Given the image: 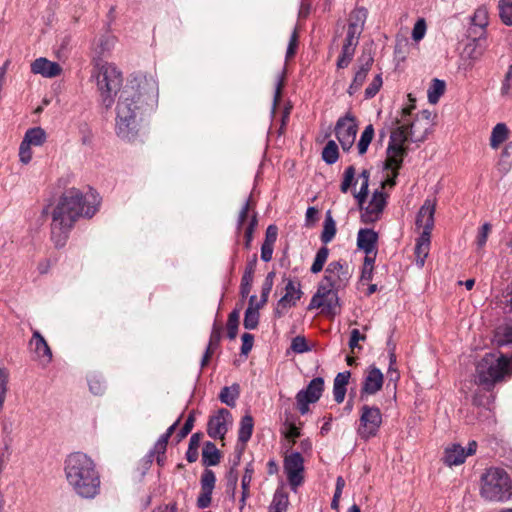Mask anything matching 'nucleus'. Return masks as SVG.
<instances>
[{"label": "nucleus", "mask_w": 512, "mask_h": 512, "mask_svg": "<svg viewBox=\"0 0 512 512\" xmlns=\"http://www.w3.org/2000/svg\"><path fill=\"white\" fill-rule=\"evenodd\" d=\"M252 475H253V468H252L251 464H249V465H247V467L245 469V473L241 480V488H242V497L240 500L241 507H243L245 505V501L250 495L249 489H250V484L252 481Z\"/></svg>", "instance_id": "4c0bfd02"}, {"label": "nucleus", "mask_w": 512, "mask_h": 512, "mask_svg": "<svg viewBox=\"0 0 512 512\" xmlns=\"http://www.w3.org/2000/svg\"><path fill=\"white\" fill-rule=\"evenodd\" d=\"M373 137H374V128L371 124L367 125L365 127L364 131L362 132L360 139L357 143V149H358V153L360 155H363L367 152V149H368Z\"/></svg>", "instance_id": "e433bc0d"}, {"label": "nucleus", "mask_w": 512, "mask_h": 512, "mask_svg": "<svg viewBox=\"0 0 512 512\" xmlns=\"http://www.w3.org/2000/svg\"><path fill=\"white\" fill-rule=\"evenodd\" d=\"M194 416L192 414H190L187 418V420L185 421L183 427L181 428V430L179 431L178 433V438L179 440L185 438L192 430L193 426H194Z\"/></svg>", "instance_id": "0e129e2a"}, {"label": "nucleus", "mask_w": 512, "mask_h": 512, "mask_svg": "<svg viewBox=\"0 0 512 512\" xmlns=\"http://www.w3.org/2000/svg\"><path fill=\"white\" fill-rule=\"evenodd\" d=\"M366 18L365 9L354 10L351 14V19H355V22H350L347 30L345 39V46L356 48L358 44V37L362 31V25Z\"/></svg>", "instance_id": "412c9836"}, {"label": "nucleus", "mask_w": 512, "mask_h": 512, "mask_svg": "<svg viewBox=\"0 0 512 512\" xmlns=\"http://www.w3.org/2000/svg\"><path fill=\"white\" fill-rule=\"evenodd\" d=\"M284 472L291 489L296 491L304 481V459L299 452H292L284 458Z\"/></svg>", "instance_id": "f8f14e48"}, {"label": "nucleus", "mask_w": 512, "mask_h": 512, "mask_svg": "<svg viewBox=\"0 0 512 512\" xmlns=\"http://www.w3.org/2000/svg\"><path fill=\"white\" fill-rule=\"evenodd\" d=\"M352 277L349 265L344 261H332L325 269V274L320 282L323 285L336 290L344 289Z\"/></svg>", "instance_id": "9d476101"}, {"label": "nucleus", "mask_w": 512, "mask_h": 512, "mask_svg": "<svg viewBox=\"0 0 512 512\" xmlns=\"http://www.w3.org/2000/svg\"><path fill=\"white\" fill-rule=\"evenodd\" d=\"M257 217L256 215L254 214L251 219H250V222H249V225L248 227L246 228L245 230V238H246V241H245V247L248 249L250 248V243L252 241V238H253V232H254V229L255 227L257 226Z\"/></svg>", "instance_id": "052dcab7"}, {"label": "nucleus", "mask_w": 512, "mask_h": 512, "mask_svg": "<svg viewBox=\"0 0 512 512\" xmlns=\"http://www.w3.org/2000/svg\"><path fill=\"white\" fill-rule=\"evenodd\" d=\"M324 390V380L316 377L310 381L306 389L300 390L296 395L297 406L302 415L309 411V404L319 400Z\"/></svg>", "instance_id": "ddd939ff"}, {"label": "nucleus", "mask_w": 512, "mask_h": 512, "mask_svg": "<svg viewBox=\"0 0 512 512\" xmlns=\"http://www.w3.org/2000/svg\"><path fill=\"white\" fill-rule=\"evenodd\" d=\"M426 22L424 18H420L416 21L413 30H412V38L414 41L418 42L422 40L426 34Z\"/></svg>", "instance_id": "3c124183"}, {"label": "nucleus", "mask_w": 512, "mask_h": 512, "mask_svg": "<svg viewBox=\"0 0 512 512\" xmlns=\"http://www.w3.org/2000/svg\"><path fill=\"white\" fill-rule=\"evenodd\" d=\"M435 209L436 203L431 199H426L419 209L415 224L418 229H422L421 233L431 235V231L434 227Z\"/></svg>", "instance_id": "a211bd4d"}, {"label": "nucleus", "mask_w": 512, "mask_h": 512, "mask_svg": "<svg viewBox=\"0 0 512 512\" xmlns=\"http://www.w3.org/2000/svg\"><path fill=\"white\" fill-rule=\"evenodd\" d=\"M374 62L373 56L370 53H363L358 59V68L355 72L352 83L348 88L349 95L355 94L363 85L366 80L367 74L370 71Z\"/></svg>", "instance_id": "f3484780"}, {"label": "nucleus", "mask_w": 512, "mask_h": 512, "mask_svg": "<svg viewBox=\"0 0 512 512\" xmlns=\"http://www.w3.org/2000/svg\"><path fill=\"white\" fill-rule=\"evenodd\" d=\"M89 389L94 395H102L105 391V381L99 375H91L88 380Z\"/></svg>", "instance_id": "49530a36"}, {"label": "nucleus", "mask_w": 512, "mask_h": 512, "mask_svg": "<svg viewBox=\"0 0 512 512\" xmlns=\"http://www.w3.org/2000/svg\"><path fill=\"white\" fill-rule=\"evenodd\" d=\"M274 277H275V273L274 272H269L263 282V285H262V291H261V299L258 303V307H263L267 301H268V296L272 290V287H273V283H274Z\"/></svg>", "instance_id": "c03bdc74"}, {"label": "nucleus", "mask_w": 512, "mask_h": 512, "mask_svg": "<svg viewBox=\"0 0 512 512\" xmlns=\"http://www.w3.org/2000/svg\"><path fill=\"white\" fill-rule=\"evenodd\" d=\"M355 53V48L345 46L342 47L341 55L339 56V59L337 61V67L338 68H345L349 65L351 62L353 56Z\"/></svg>", "instance_id": "09e8293b"}, {"label": "nucleus", "mask_w": 512, "mask_h": 512, "mask_svg": "<svg viewBox=\"0 0 512 512\" xmlns=\"http://www.w3.org/2000/svg\"><path fill=\"white\" fill-rule=\"evenodd\" d=\"M202 458H203L204 464L208 465V466H214L219 463V460H220L219 451L213 443H211V442L206 443V445L203 449V452H202Z\"/></svg>", "instance_id": "72a5a7b5"}, {"label": "nucleus", "mask_w": 512, "mask_h": 512, "mask_svg": "<svg viewBox=\"0 0 512 512\" xmlns=\"http://www.w3.org/2000/svg\"><path fill=\"white\" fill-rule=\"evenodd\" d=\"M253 279V276L243 274L240 285V293L243 298H246L249 295L252 288Z\"/></svg>", "instance_id": "bf43d9fd"}, {"label": "nucleus", "mask_w": 512, "mask_h": 512, "mask_svg": "<svg viewBox=\"0 0 512 512\" xmlns=\"http://www.w3.org/2000/svg\"><path fill=\"white\" fill-rule=\"evenodd\" d=\"M240 317V309H234L228 316L227 321V335L232 340L235 339L238 332Z\"/></svg>", "instance_id": "a19ab883"}, {"label": "nucleus", "mask_w": 512, "mask_h": 512, "mask_svg": "<svg viewBox=\"0 0 512 512\" xmlns=\"http://www.w3.org/2000/svg\"><path fill=\"white\" fill-rule=\"evenodd\" d=\"M240 394V387L238 384H233L232 386H225L221 389L219 394V398L222 403H225L227 406L234 407L236 405V400Z\"/></svg>", "instance_id": "7c9ffc66"}, {"label": "nucleus", "mask_w": 512, "mask_h": 512, "mask_svg": "<svg viewBox=\"0 0 512 512\" xmlns=\"http://www.w3.org/2000/svg\"><path fill=\"white\" fill-rule=\"evenodd\" d=\"M29 345L35 354L36 360H38L43 367L47 366L51 362L52 351L39 331H33Z\"/></svg>", "instance_id": "6ab92c4d"}, {"label": "nucleus", "mask_w": 512, "mask_h": 512, "mask_svg": "<svg viewBox=\"0 0 512 512\" xmlns=\"http://www.w3.org/2000/svg\"><path fill=\"white\" fill-rule=\"evenodd\" d=\"M221 333H222V327L220 325H218L217 323H214L212 331H211L209 343L207 346L208 348H210V350H215L218 347L220 339H221Z\"/></svg>", "instance_id": "864d4df0"}, {"label": "nucleus", "mask_w": 512, "mask_h": 512, "mask_svg": "<svg viewBox=\"0 0 512 512\" xmlns=\"http://www.w3.org/2000/svg\"><path fill=\"white\" fill-rule=\"evenodd\" d=\"M386 205V196L381 190H376L365 208L364 217L368 221H376Z\"/></svg>", "instance_id": "b1692460"}, {"label": "nucleus", "mask_w": 512, "mask_h": 512, "mask_svg": "<svg viewBox=\"0 0 512 512\" xmlns=\"http://www.w3.org/2000/svg\"><path fill=\"white\" fill-rule=\"evenodd\" d=\"M254 427V421L251 415L247 414L242 417L238 431V441L243 445L251 438Z\"/></svg>", "instance_id": "c756f323"}, {"label": "nucleus", "mask_w": 512, "mask_h": 512, "mask_svg": "<svg viewBox=\"0 0 512 512\" xmlns=\"http://www.w3.org/2000/svg\"><path fill=\"white\" fill-rule=\"evenodd\" d=\"M322 158L327 164H334L338 160L339 153L335 141L330 140L327 142L322 151Z\"/></svg>", "instance_id": "58836bf2"}, {"label": "nucleus", "mask_w": 512, "mask_h": 512, "mask_svg": "<svg viewBox=\"0 0 512 512\" xmlns=\"http://www.w3.org/2000/svg\"><path fill=\"white\" fill-rule=\"evenodd\" d=\"M490 232L491 225L489 223H484L479 229L476 237V244L478 248H483L485 246Z\"/></svg>", "instance_id": "603ef678"}, {"label": "nucleus", "mask_w": 512, "mask_h": 512, "mask_svg": "<svg viewBox=\"0 0 512 512\" xmlns=\"http://www.w3.org/2000/svg\"><path fill=\"white\" fill-rule=\"evenodd\" d=\"M277 235H278L277 227L275 225H269L266 229L264 242L274 245L277 240Z\"/></svg>", "instance_id": "338daca9"}, {"label": "nucleus", "mask_w": 512, "mask_h": 512, "mask_svg": "<svg viewBox=\"0 0 512 512\" xmlns=\"http://www.w3.org/2000/svg\"><path fill=\"white\" fill-rule=\"evenodd\" d=\"M253 341L254 337L250 333H244L242 335V346H241V353L246 355L248 354L252 347H253Z\"/></svg>", "instance_id": "69168bd1"}, {"label": "nucleus", "mask_w": 512, "mask_h": 512, "mask_svg": "<svg viewBox=\"0 0 512 512\" xmlns=\"http://www.w3.org/2000/svg\"><path fill=\"white\" fill-rule=\"evenodd\" d=\"M302 294L300 283L292 279H287L285 293L277 302L274 315L278 318L284 316L290 308L296 306Z\"/></svg>", "instance_id": "4468645a"}, {"label": "nucleus", "mask_w": 512, "mask_h": 512, "mask_svg": "<svg viewBox=\"0 0 512 512\" xmlns=\"http://www.w3.org/2000/svg\"><path fill=\"white\" fill-rule=\"evenodd\" d=\"M216 477L212 470H204L201 476V490L213 491L215 487Z\"/></svg>", "instance_id": "de8ad7c7"}, {"label": "nucleus", "mask_w": 512, "mask_h": 512, "mask_svg": "<svg viewBox=\"0 0 512 512\" xmlns=\"http://www.w3.org/2000/svg\"><path fill=\"white\" fill-rule=\"evenodd\" d=\"M430 236L427 233H421L419 238L417 239L415 246V256H416V264L419 267H423L425 260L429 254L430 250Z\"/></svg>", "instance_id": "bb28decb"}, {"label": "nucleus", "mask_w": 512, "mask_h": 512, "mask_svg": "<svg viewBox=\"0 0 512 512\" xmlns=\"http://www.w3.org/2000/svg\"><path fill=\"white\" fill-rule=\"evenodd\" d=\"M414 107H405L402 109L401 118L396 120L397 127L391 131L389 144L387 147V158L385 168L393 171V178L398 174L401 168L403 158L407 155L408 149L405 143L408 140L412 142H422L427 135V128L418 131L419 120H412L411 111ZM390 185L395 184V180L389 181Z\"/></svg>", "instance_id": "7ed1b4c3"}, {"label": "nucleus", "mask_w": 512, "mask_h": 512, "mask_svg": "<svg viewBox=\"0 0 512 512\" xmlns=\"http://www.w3.org/2000/svg\"><path fill=\"white\" fill-rule=\"evenodd\" d=\"M288 504L287 494L282 491H276L269 507V512H287Z\"/></svg>", "instance_id": "c9c22d12"}, {"label": "nucleus", "mask_w": 512, "mask_h": 512, "mask_svg": "<svg viewBox=\"0 0 512 512\" xmlns=\"http://www.w3.org/2000/svg\"><path fill=\"white\" fill-rule=\"evenodd\" d=\"M508 135L509 130L505 123L496 124L491 132L490 147L498 149L508 139Z\"/></svg>", "instance_id": "c85d7f7f"}, {"label": "nucleus", "mask_w": 512, "mask_h": 512, "mask_svg": "<svg viewBox=\"0 0 512 512\" xmlns=\"http://www.w3.org/2000/svg\"><path fill=\"white\" fill-rule=\"evenodd\" d=\"M65 476L73 491L92 499L100 492V474L95 462L85 453L74 452L65 460Z\"/></svg>", "instance_id": "20e7f679"}, {"label": "nucleus", "mask_w": 512, "mask_h": 512, "mask_svg": "<svg viewBox=\"0 0 512 512\" xmlns=\"http://www.w3.org/2000/svg\"><path fill=\"white\" fill-rule=\"evenodd\" d=\"M384 382L383 373L380 369L371 366L367 369L360 391V398L364 400L365 396L374 395L381 390Z\"/></svg>", "instance_id": "dca6fc26"}, {"label": "nucleus", "mask_w": 512, "mask_h": 512, "mask_svg": "<svg viewBox=\"0 0 512 512\" xmlns=\"http://www.w3.org/2000/svg\"><path fill=\"white\" fill-rule=\"evenodd\" d=\"M115 44V37L111 35L102 36L99 39V49L101 53L109 51Z\"/></svg>", "instance_id": "e2e57ef3"}, {"label": "nucleus", "mask_w": 512, "mask_h": 512, "mask_svg": "<svg viewBox=\"0 0 512 512\" xmlns=\"http://www.w3.org/2000/svg\"><path fill=\"white\" fill-rule=\"evenodd\" d=\"M355 178V168L353 166H349L346 168L344 172L343 181L341 183V191L346 193L350 186L352 185Z\"/></svg>", "instance_id": "5fc2aeb1"}, {"label": "nucleus", "mask_w": 512, "mask_h": 512, "mask_svg": "<svg viewBox=\"0 0 512 512\" xmlns=\"http://www.w3.org/2000/svg\"><path fill=\"white\" fill-rule=\"evenodd\" d=\"M489 24V13L486 7L477 8L471 17V27L469 33L471 36H477L478 40H485L486 27Z\"/></svg>", "instance_id": "4be33fe9"}, {"label": "nucleus", "mask_w": 512, "mask_h": 512, "mask_svg": "<svg viewBox=\"0 0 512 512\" xmlns=\"http://www.w3.org/2000/svg\"><path fill=\"white\" fill-rule=\"evenodd\" d=\"M496 341L498 346L512 344V322L504 323L497 328Z\"/></svg>", "instance_id": "f704fd0d"}, {"label": "nucleus", "mask_w": 512, "mask_h": 512, "mask_svg": "<svg viewBox=\"0 0 512 512\" xmlns=\"http://www.w3.org/2000/svg\"><path fill=\"white\" fill-rule=\"evenodd\" d=\"M382 425V413L376 406L363 405L360 409L358 436L363 440L375 437Z\"/></svg>", "instance_id": "1a4fd4ad"}, {"label": "nucleus", "mask_w": 512, "mask_h": 512, "mask_svg": "<svg viewBox=\"0 0 512 512\" xmlns=\"http://www.w3.org/2000/svg\"><path fill=\"white\" fill-rule=\"evenodd\" d=\"M329 256V249L326 246L321 247L315 256L314 262L311 266V272L317 274L322 271L325 262Z\"/></svg>", "instance_id": "ea45409f"}, {"label": "nucleus", "mask_w": 512, "mask_h": 512, "mask_svg": "<svg viewBox=\"0 0 512 512\" xmlns=\"http://www.w3.org/2000/svg\"><path fill=\"white\" fill-rule=\"evenodd\" d=\"M212 492L213 491L201 490V493L197 498L198 508L204 509V508H207L210 506L211 500H212V498H211Z\"/></svg>", "instance_id": "680f3d73"}, {"label": "nucleus", "mask_w": 512, "mask_h": 512, "mask_svg": "<svg viewBox=\"0 0 512 512\" xmlns=\"http://www.w3.org/2000/svg\"><path fill=\"white\" fill-rule=\"evenodd\" d=\"M158 103V84L154 77L134 75L122 90L116 106V133L124 140H133L143 116Z\"/></svg>", "instance_id": "f257e3e1"}, {"label": "nucleus", "mask_w": 512, "mask_h": 512, "mask_svg": "<svg viewBox=\"0 0 512 512\" xmlns=\"http://www.w3.org/2000/svg\"><path fill=\"white\" fill-rule=\"evenodd\" d=\"M473 37H474L473 43L468 44L466 47V50L468 52V56L471 59L478 60L484 55L486 47L484 45H482V43H481L482 40H478L477 36H473Z\"/></svg>", "instance_id": "37998d69"}, {"label": "nucleus", "mask_w": 512, "mask_h": 512, "mask_svg": "<svg viewBox=\"0 0 512 512\" xmlns=\"http://www.w3.org/2000/svg\"><path fill=\"white\" fill-rule=\"evenodd\" d=\"M445 87L446 85L443 80L433 79L427 92L429 103L436 104L440 97L444 94Z\"/></svg>", "instance_id": "473e14b6"}, {"label": "nucleus", "mask_w": 512, "mask_h": 512, "mask_svg": "<svg viewBox=\"0 0 512 512\" xmlns=\"http://www.w3.org/2000/svg\"><path fill=\"white\" fill-rule=\"evenodd\" d=\"M477 447V442L474 440L468 443L467 448L456 443L450 444L444 450L443 462L449 467L461 465L468 456L476 453Z\"/></svg>", "instance_id": "2eb2a0df"}, {"label": "nucleus", "mask_w": 512, "mask_h": 512, "mask_svg": "<svg viewBox=\"0 0 512 512\" xmlns=\"http://www.w3.org/2000/svg\"><path fill=\"white\" fill-rule=\"evenodd\" d=\"M499 16L507 26H512V0H500Z\"/></svg>", "instance_id": "79ce46f5"}, {"label": "nucleus", "mask_w": 512, "mask_h": 512, "mask_svg": "<svg viewBox=\"0 0 512 512\" xmlns=\"http://www.w3.org/2000/svg\"><path fill=\"white\" fill-rule=\"evenodd\" d=\"M291 349L295 353H304L309 350L305 337L296 336L292 339Z\"/></svg>", "instance_id": "4d7b16f0"}, {"label": "nucleus", "mask_w": 512, "mask_h": 512, "mask_svg": "<svg viewBox=\"0 0 512 512\" xmlns=\"http://www.w3.org/2000/svg\"><path fill=\"white\" fill-rule=\"evenodd\" d=\"M31 71L46 78H53L60 75L62 68L58 63L40 57L31 63Z\"/></svg>", "instance_id": "5701e85b"}, {"label": "nucleus", "mask_w": 512, "mask_h": 512, "mask_svg": "<svg viewBox=\"0 0 512 512\" xmlns=\"http://www.w3.org/2000/svg\"><path fill=\"white\" fill-rule=\"evenodd\" d=\"M258 303L256 302V296L252 295L249 299V306L245 311L243 325L248 330H253L258 326L259 323V309Z\"/></svg>", "instance_id": "a878e982"}, {"label": "nucleus", "mask_w": 512, "mask_h": 512, "mask_svg": "<svg viewBox=\"0 0 512 512\" xmlns=\"http://www.w3.org/2000/svg\"><path fill=\"white\" fill-rule=\"evenodd\" d=\"M336 234V223L331 215V213L328 211L325 216V220L323 223V231L321 234V241L327 245L330 243Z\"/></svg>", "instance_id": "2f4dec72"}, {"label": "nucleus", "mask_w": 512, "mask_h": 512, "mask_svg": "<svg viewBox=\"0 0 512 512\" xmlns=\"http://www.w3.org/2000/svg\"><path fill=\"white\" fill-rule=\"evenodd\" d=\"M479 494L486 502L504 503L512 499V479L500 467H489L480 477Z\"/></svg>", "instance_id": "39448f33"}, {"label": "nucleus", "mask_w": 512, "mask_h": 512, "mask_svg": "<svg viewBox=\"0 0 512 512\" xmlns=\"http://www.w3.org/2000/svg\"><path fill=\"white\" fill-rule=\"evenodd\" d=\"M200 440L201 435L199 433H195L190 437L189 447L186 453V458L190 463L195 462L197 460Z\"/></svg>", "instance_id": "a18cd8bd"}, {"label": "nucleus", "mask_w": 512, "mask_h": 512, "mask_svg": "<svg viewBox=\"0 0 512 512\" xmlns=\"http://www.w3.org/2000/svg\"><path fill=\"white\" fill-rule=\"evenodd\" d=\"M382 77L380 74L376 75L368 87L365 89V98H373L380 90L382 86Z\"/></svg>", "instance_id": "8fccbe9b"}, {"label": "nucleus", "mask_w": 512, "mask_h": 512, "mask_svg": "<svg viewBox=\"0 0 512 512\" xmlns=\"http://www.w3.org/2000/svg\"><path fill=\"white\" fill-rule=\"evenodd\" d=\"M92 77L96 81L102 104L110 108L114 102V96L122 85L121 72L113 64L99 59L95 61Z\"/></svg>", "instance_id": "0eeeda50"}, {"label": "nucleus", "mask_w": 512, "mask_h": 512, "mask_svg": "<svg viewBox=\"0 0 512 512\" xmlns=\"http://www.w3.org/2000/svg\"><path fill=\"white\" fill-rule=\"evenodd\" d=\"M338 291L339 290L319 283L317 291L309 303L308 309H321L322 313L335 316L339 313L340 309Z\"/></svg>", "instance_id": "6e6552de"}, {"label": "nucleus", "mask_w": 512, "mask_h": 512, "mask_svg": "<svg viewBox=\"0 0 512 512\" xmlns=\"http://www.w3.org/2000/svg\"><path fill=\"white\" fill-rule=\"evenodd\" d=\"M230 418L231 414L227 409H220L208 422V435L214 439H223L227 432V421Z\"/></svg>", "instance_id": "aec40b11"}, {"label": "nucleus", "mask_w": 512, "mask_h": 512, "mask_svg": "<svg viewBox=\"0 0 512 512\" xmlns=\"http://www.w3.org/2000/svg\"><path fill=\"white\" fill-rule=\"evenodd\" d=\"M509 165L511 166L512 164V142H509L503 152H502V155H501V160H500V163L499 165L504 169V170H508L509 167L506 166Z\"/></svg>", "instance_id": "13d9d810"}, {"label": "nucleus", "mask_w": 512, "mask_h": 512, "mask_svg": "<svg viewBox=\"0 0 512 512\" xmlns=\"http://www.w3.org/2000/svg\"><path fill=\"white\" fill-rule=\"evenodd\" d=\"M98 205V195L94 191L83 194L77 188L66 190L51 213V240L55 247L62 248L76 221L80 217H92Z\"/></svg>", "instance_id": "f03ea898"}, {"label": "nucleus", "mask_w": 512, "mask_h": 512, "mask_svg": "<svg viewBox=\"0 0 512 512\" xmlns=\"http://www.w3.org/2000/svg\"><path fill=\"white\" fill-rule=\"evenodd\" d=\"M357 131L356 119L350 112L336 122L335 134L344 151H349L353 147Z\"/></svg>", "instance_id": "9b49d317"}, {"label": "nucleus", "mask_w": 512, "mask_h": 512, "mask_svg": "<svg viewBox=\"0 0 512 512\" xmlns=\"http://www.w3.org/2000/svg\"><path fill=\"white\" fill-rule=\"evenodd\" d=\"M47 139L45 130L41 127L30 128L25 132L23 142H26L29 146L39 147L42 146Z\"/></svg>", "instance_id": "cd10ccee"}, {"label": "nucleus", "mask_w": 512, "mask_h": 512, "mask_svg": "<svg viewBox=\"0 0 512 512\" xmlns=\"http://www.w3.org/2000/svg\"><path fill=\"white\" fill-rule=\"evenodd\" d=\"M274 245L263 242L261 246V259L264 262H269L272 259Z\"/></svg>", "instance_id": "774afa93"}, {"label": "nucleus", "mask_w": 512, "mask_h": 512, "mask_svg": "<svg viewBox=\"0 0 512 512\" xmlns=\"http://www.w3.org/2000/svg\"><path fill=\"white\" fill-rule=\"evenodd\" d=\"M33 153L31 150V146L27 145L26 142H21L19 147V160L22 164L30 163L32 159Z\"/></svg>", "instance_id": "6e6d98bb"}, {"label": "nucleus", "mask_w": 512, "mask_h": 512, "mask_svg": "<svg viewBox=\"0 0 512 512\" xmlns=\"http://www.w3.org/2000/svg\"><path fill=\"white\" fill-rule=\"evenodd\" d=\"M378 234L372 229H360L357 235V246L369 255L376 251Z\"/></svg>", "instance_id": "393cba45"}, {"label": "nucleus", "mask_w": 512, "mask_h": 512, "mask_svg": "<svg viewBox=\"0 0 512 512\" xmlns=\"http://www.w3.org/2000/svg\"><path fill=\"white\" fill-rule=\"evenodd\" d=\"M510 373H512V356L487 353L476 366L475 383L489 389Z\"/></svg>", "instance_id": "423d86ee"}]
</instances>
